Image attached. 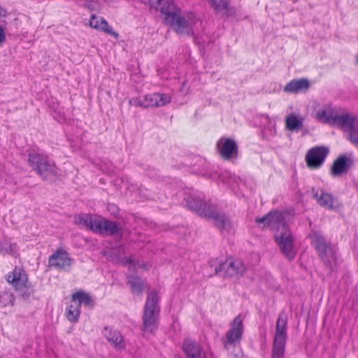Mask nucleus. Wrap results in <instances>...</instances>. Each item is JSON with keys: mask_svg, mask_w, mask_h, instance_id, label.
<instances>
[{"mask_svg": "<svg viewBox=\"0 0 358 358\" xmlns=\"http://www.w3.org/2000/svg\"><path fill=\"white\" fill-rule=\"evenodd\" d=\"M75 223L99 234L115 235L119 231L115 222L107 220L96 214L78 215L74 217Z\"/></svg>", "mask_w": 358, "mask_h": 358, "instance_id": "1", "label": "nucleus"}, {"mask_svg": "<svg viewBox=\"0 0 358 358\" xmlns=\"http://www.w3.org/2000/svg\"><path fill=\"white\" fill-rule=\"evenodd\" d=\"M27 161L32 170L43 180L57 176V166L47 155L38 152L36 150H31L27 155Z\"/></svg>", "mask_w": 358, "mask_h": 358, "instance_id": "2", "label": "nucleus"}, {"mask_svg": "<svg viewBox=\"0 0 358 358\" xmlns=\"http://www.w3.org/2000/svg\"><path fill=\"white\" fill-rule=\"evenodd\" d=\"M159 297L155 291L151 292L146 299L143 315V331L154 334L158 328L160 308Z\"/></svg>", "mask_w": 358, "mask_h": 358, "instance_id": "3", "label": "nucleus"}, {"mask_svg": "<svg viewBox=\"0 0 358 358\" xmlns=\"http://www.w3.org/2000/svg\"><path fill=\"white\" fill-rule=\"evenodd\" d=\"M187 205L190 210L196 212L201 217L212 220L214 224L220 230L224 228V219L216 205L196 198L189 199L187 201Z\"/></svg>", "mask_w": 358, "mask_h": 358, "instance_id": "4", "label": "nucleus"}, {"mask_svg": "<svg viewBox=\"0 0 358 358\" xmlns=\"http://www.w3.org/2000/svg\"><path fill=\"white\" fill-rule=\"evenodd\" d=\"M310 238L325 266L329 271H333L338 264L336 246L328 244L319 232H313Z\"/></svg>", "mask_w": 358, "mask_h": 358, "instance_id": "5", "label": "nucleus"}, {"mask_svg": "<svg viewBox=\"0 0 358 358\" xmlns=\"http://www.w3.org/2000/svg\"><path fill=\"white\" fill-rule=\"evenodd\" d=\"M92 308L94 301L91 296L84 291H78L71 294V301L65 310V316L71 323H77L81 313V305Z\"/></svg>", "mask_w": 358, "mask_h": 358, "instance_id": "6", "label": "nucleus"}, {"mask_svg": "<svg viewBox=\"0 0 358 358\" xmlns=\"http://www.w3.org/2000/svg\"><path fill=\"white\" fill-rule=\"evenodd\" d=\"M287 317L281 313L276 322V327L272 346V358H284L287 341Z\"/></svg>", "mask_w": 358, "mask_h": 358, "instance_id": "7", "label": "nucleus"}, {"mask_svg": "<svg viewBox=\"0 0 358 358\" xmlns=\"http://www.w3.org/2000/svg\"><path fill=\"white\" fill-rule=\"evenodd\" d=\"M179 35L191 36L201 26V21L192 13L180 14L173 23L170 24Z\"/></svg>", "mask_w": 358, "mask_h": 358, "instance_id": "8", "label": "nucleus"}, {"mask_svg": "<svg viewBox=\"0 0 358 358\" xmlns=\"http://www.w3.org/2000/svg\"><path fill=\"white\" fill-rule=\"evenodd\" d=\"M275 241L282 254L289 260L294 259L296 251L294 247V237L289 228L274 234Z\"/></svg>", "mask_w": 358, "mask_h": 358, "instance_id": "9", "label": "nucleus"}, {"mask_svg": "<svg viewBox=\"0 0 358 358\" xmlns=\"http://www.w3.org/2000/svg\"><path fill=\"white\" fill-rule=\"evenodd\" d=\"M255 222L262 224L263 227H268L275 233L283 231V228H289L285 222V216L281 211H271L262 217H257Z\"/></svg>", "mask_w": 358, "mask_h": 358, "instance_id": "10", "label": "nucleus"}, {"mask_svg": "<svg viewBox=\"0 0 358 358\" xmlns=\"http://www.w3.org/2000/svg\"><path fill=\"white\" fill-rule=\"evenodd\" d=\"M315 118L324 124L339 126L342 114H338L337 109L331 103H326L316 110Z\"/></svg>", "mask_w": 358, "mask_h": 358, "instance_id": "11", "label": "nucleus"}, {"mask_svg": "<svg viewBox=\"0 0 358 358\" xmlns=\"http://www.w3.org/2000/svg\"><path fill=\"white\" fill-rule=\"evenodd\" d=\"M329 150L324 146L314 147L306 155L307 166L312 169H319L324 162Z\"/></svg>", "mask_w": 358, "mask_h": 358, "instance_id": "12", "label": "nucleus"}, {"mask_svg": "<svg viewBox=\"0 0 358 358\" xmlns=\"http://www.w3.org/2000/svg\"><path fill=\"white\" fill-rule=\"evenodd\" d=\"M6 279L15 290L22 291L28 287V275L22 267L15 266L6 275Z\"/></svg>", "mask_w": 358, "mask_h": 358, "instance_id": "13", "label": "nucleus"}, {"mask_svg": "<svg viewBox=\"0 0 358 358\" xmlns=\"http://www.w3.org/2000/svg\"><path fill=\"white\" fill-rule=\"evenodd\" d=\"M243 320L241 315H237L229 325V329L225 334V344L236 345L241 340L243 333Z\"/></svg>", "mask_w": 358, "mask_h": 358, "instance_id": "14", "label": "nucleus"}, {"mask_svg": "<svg viewBox=\"0 0 358 358\" xmlns=\"http://www.w3.org/2000/svg\"><path fill=\"white\" fill-rule=\"evenodd\" d=\"M73 259L62 248L57 249L49 258V266L59 270H69Z\"/></svg>", "mask_w": 358, "mask_h": 358, "instance_id": "15", "label": "nucleus"}, {"mask_svg": "<svg viewBox=\"0 0 358 358\" xmlns=\"http://www.w3.org/2000/svg\"><path fill=\"white\" fill-rule=\"evenodd\" d=\"M312 192L317 203L324 208L336 210L340 207V203L336 198L331 194L326 192L324 189H315L313 188Z\"/></svg>", "mask_w": 358, "mask_h": 358, "instance_id": "16", "label": "nucleus"}, {"mask_svg": "<svg viewBox=\"0 0 358 358\" xmlns=\"http://www.w3.org/2000/svg\"><path fill=\"white\" fill-rule=\"evenodd\" d=\"M103 335L115 350H122L126 348V341L118 330L105 327Z\"/></svg>", "mask_w": 358, "mask_h": 358, "instance_id": "17", "label": "nucleus"}, {"mask_svg": "<svg viewBox=\"0 0 358 358\" xmlns=\"http://www.w3.org/2000/svg\"><path fill=\"white\" fill-rule=\"evenodd\" d=\"M160 11L164 15V21L170 25L181 14L180 9L172 0H166L162 6Z\"/></svg>", "mask_w": 358, "mask_h": 358, "instance_id": "18", "label": "nucleus"}, {"mask_svg": "<svg viewBox=\"0 0 358 358\" xmlns=\"http://www.w3.org/2000/svg\"><path fill=\"white\" fill-rule=\"evenodd\" d=\"M171 100L168 94L151 93L144 95L145 108L162 107L169 103Z\"/></svg>", "mask_w": 358, "mask_h": 358, "instance_id": "19", "label": "nucleus"}, {"mask_svg": "<svg viewBox=\"0 0 358 358\" xmlns=\"http://www.w3.org/2000/svg\"><path fill=\"white\" fill-rule=\"evenodd\" d=\"M89 25L90 27L101 31L116 39L119 38V34L113 31V27L103 17H98L95 15H92L90 19Z\"/></svg>", "mask_w": 358, "mask_h": 358, "instance_id": "20", "label": "nucleus"}, {"mask_svg": "<svg viewBox=\"0 0 358 358\" xmlns=\"http://www.w3.org/2000/svg\"><path fill=\"white\" fill-rule=\"evenodd\" d=\"M182 349L187 358H208L202 347L190 339L184 341Z\"/></svg>", "mask_w": 358, "mask_h": 358, "instance_id": "21", "label": "nucleus"}, {"mask_svg": "<svg viewBox=\"0 0 358 358\" xmlns=\"http://www.w3.org/2000/svg\"><path fill=\"white\" fill-rule=\"evenodd\" d=\"M339 126L348 133V138L352 135L358 134V117L348 113H343Z\"/></svg>", "mask_w": 358, "mask_h": 358, "instance_id": "22", "label": "nucleus"}, {"mask_svg": "<svg viewBox=\"0 0 358 358\" xmlns=\"http://www.w3.org/2000/svg\"><path fill=\"white\" fill-rule=\"evenodd\" d=\"M352 164V160L347 156H339L332 164L331 174L333 176H340L348 171Z\"/></svg>", "mask_w": 358, "mask_h": 358, "instance_id": "23", "label": "nucleus"}, {"mask_svg": "<svg viewBox=\"0 0 358 358\" xmlns=\"http://www.w3.org/2000/svg\"><path fill=\"white\" fill-rule=\"evenodd\" d=\"M310 87V83L307 78L294 79L289 81L284 87L287 93L298 94L306 92Z\"/></svg>", "mask_w": 358, "mask_h": 358, "instance_id": "24", "label": "nucleus"}, {"mask_svg": "<svg viewBox=\"0 0 358 358\" xmlns=\"http://www.w3.org/2000/svg\"><path fill=\"white\" fill-rule=\"evenodd\" d=\"M227 264V269L226 273L229 276L238 278L241 276L245 271V266L241 259H228L225 261Z\"/></svg>", "mask_w": 358, "mask_h": 358, "instance_id": "25", "label": "nucleus"}, {"mask_svg": "<svg viewBox=\"0 0 358 358\" xmlns=\"http://www.w3.org/2000/svg\"><path fill=\"white\" fill-rule=\"evenodd\" d=\"M239 156L237 143L231 138H225V161L233 164L236 162Z\"/></svg>", "mask_w": 358, "mask_h": 358, "instance_id": "26", "label": "nucleus"}, {"mask_svg": "<svg viewBox=\"0 0 358 358\" xmlns=\"http://www.w3.org/2000/svg\"><path fill=\"white\" fill-rule=\"evenodd\" d=\"M303 117L292 113L286 117L285 126L289 131L298 132L303 128Z\"/></svg>", "mask_w": 358, "mask_h": 358, "instance_id": "27", "label": "nucleus"}, {"mask_svg": "<svg viewBox=\"0 0 358 358\" xmlns=\"http://www.w3.org/2000/svg\"><path fill=\"white\" fill-rule=\"evenodd\" d=\"M129 283L134 294H141L143 292V283L138 278L131 277L129 280Z\"/></svg>", "mask_w": 358, "mask_h": 358, "instance_id": "28", "label": "nucleus"}, {"mask_svg": "<svg viewBox=\"0 0 358 358\" xmlns=\"http://www.w3.org/2000/svg\"><path fill=\"white\" fill-rule=\"evenodd\" d=\"M129 104L132 106L145 108L144 95L131 98L129 101Z\"/></svg>", "mask_w": 358, "mask_h": 358, "instance_id": "29", "label": "nucleus"}, {"mask_svg": "<svg viewBox=\"0 0 358 358\" xmlns=\"http://www.w3.org/2000/svg\"><path fill=\"white\" fill-rule=\"evenodd\" d=\"M227 178V183L230 186L231 188L235 189V187L238 185V182L239 181V178H237L234 174H229L227 176V173L225 172V180Z\"/></svg>", "mask_w": 358, "mask_h": 358, "instance_id": "30", "label": "nucleus"}, {"mask_svg": "<svg viewBox=\"0 0 358 358\" xmlns=\"http://www.w3.org/2000/svg\"><path fill=\"white\" fill-rule=\"evenodd\" d=\"M216 12L224 9V0H208Z\"/></svg>", "mask_w": 358, "mask_h": 358, "instance_id": "31", "label": "nucleus"}, {"mask_svg": "<svg viewBox=\"0 0 358 358\" xmlns=\"http://www.w3.org/2000/svg\"><path fill=\"white\" fill-rule=\"evenodd\" d=\"M225 15L234 17L238 16L237 10L234 7H231L227 0H225Z\"/></svg>", "mask_w": 358, "mask_h": 358, "instance_id": "32", "label": "nucleus"}, {"mask_svg": "<svg viewBox=\"0 0 358 358\" xmlns=\"http://www.w3.org/2000/svg\"><path fill=\"white\" fill-rule=\"evenodd\" d=\"M166 0H150V4L152 8L155 9H161L162 6Z\"/></svg>", "mask_w": 358, "mask_h": 358, "instance_id": "33", "label": "nucleus"}, {"mask_svg": "<svg viewBox=\"0 0 358 358\" xmlns=\"http://www.w3.org/2000/svg\"><path fill=\"white\" fill-rule=\"evenodd\" d=\"M217 146L219 155L220 157H224V141L222 138L219 140Z\"/></svg>", "mask_w": 358, "mask_h": 358, "instance_id": "34", "label": "nucleus"}, {"mask_svg": "<svg viewBox=\"0 0 358 358\" xmlns=\"http://www.w3.org/2000/svg\"><path fill=\"white\" fill-rule=\"evenodd\" d=\"M224 226L225 231H232L234 230V224L232 222L229 221V220L225 219Z\"/></svg>", "mask_w": 358, "mask_h": 358, "instance_id": "35", "label": "nucleus"}, {"mask_svg": "<svg viewBox=\"0 0 358 358\" xmlns=\"http://www.w3.org/2000/svg\"><path fill=\"white\" fill-rule=\"evenodd\" d=\"M350 142L354 144L358 148V134H353L351 138L349 139Z\"/></svg>", "mask_w": 358, "mask_h": 358, "instance_id": "36", "label": "nucleus"}, {"mask_svg": "<svg viewBox=\"0 0 358 358\" xmlns=\"http://www.w3.org/2000/svg\"><path fill=\"white\" fill-rule=\"evenodd\" d=\"M6 40V34L4 30L0 27V43H3Z\"/></svg>", "mask_w": 358, "mask_h": 358, "instance_id": "37", "label": "nucleus"}, {"mask_svg": "<svg viewBox=\"0 0 358 358\" xmlns=\"http://www.w3.org/2000/svg\"><path fill=\"white\" fill-rule=\"evenodd\" d=\"M125 264H128L129 266L130 265H133V266L136 265L135 260L134 259H132L131 257L127 258L125 259Z\"/></svg>", "mask_w": 358, "mask_h": 358, "instance_id": "38", "label": "nucleus"}, {"mask_svg": "<svg viewBox=\"0 0 358 358\" xmlns=\"http://www.w3.org/2000/svg\"><path fill=\"white\" fill-rule=\"evenodd\" d=\"M6 13V10H4L1 6H0V17L2 16H5Z\"/></svg>", "mask_w": 358, "mask_h": 358, "instance_id": "39", "label": "nucleus"}, {"mask_svg": "<svg viewBox=\"0 0 358 358\" xmlns=\"http://www.w3.org/2000/svg\"><path fill=\"white\" fill-rule=\"evenodd\" d=\"M357 63H358V54H357Z\"/></svg>", "mask_w": 358, "mask_h": 358, "instance_id": "40", "label": "nucleus"}]
</instances>
